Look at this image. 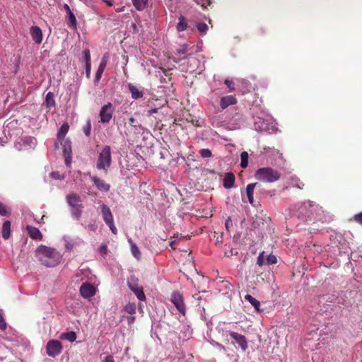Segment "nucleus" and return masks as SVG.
<instances>
[{"instance_id":"f257e3e1","label":"nucleus","mask_w":362,"mask_h":362,"mask_svg":"<svg viewBox=\"0 0 362 362\" xmlns=\"http://www.w3.org/2000/svg\"><path fill=\"white\" fill-rule=\"evenodd\" d=\"M35 256L40 263L47 267L57 266L61 262L62 257L56 249L42 245L37 248Z\"/></svg>"},{"instance_id":"f03ea898","label":"nucleus","mask_w":362,"mask_h":362,"mask_svg":"<svg viewBox=\"0 0 362 362\" xmlns=\"http://www.w3.org/2000/svg\"><path fill=\"white\" fill-rule=\"evenodd\" d=\"M66 199L68 205L71 208L73 217L77 221L80 220L83 209L80 196L76 193L71 192L66 195Z\"/></svg>"},{"instance_id":"7ed1b4c3","label":"nucleus","mask_w":362,"mask_h":362,"mask_svg":"<svg viewBox=\"0 0 362 362\" xmlns=\"http://www.w3.org/2000/svg\"><path fill=\"white\" fill-rule=\"evenodd\" d=\"M257 180L264 182H274L281 177V173L272 168H259L255 174Z\"/></svg>"},{"instance_id":"20e7f679","label":"nucleus","mask_w":362,"mask_h":362,"mask_svg":"<svg viewBox=\"0 0 362 362\" xmlns=\"http://www.w3.org/2000/svg\"><path fill=\"white\" fill-rule=\"evenodd\" d=\"M112 163L111 148L110 146H105L99 153L96 163L98 170H103L105 172L110 167Z\"/></svg>"},{"instance_id":"39448f33","label":"nucleus","mask_w":362,"mask_h":362,"mask_svg":"<svg viewBox=\"0 0 362 362\" xmlns=\"http://www.w3.org/2000/svg\"><path fill=\"white\" fill-rule=\"evenodd\" d=\"M315 210L314 206L310 201L305 202L298 206L296 215L305 221H311L313 220Z\"/></svg>"},{"instance_id":"423d86ee","label":"nucleus","mask_w":362,"mask_h":362,"mask_svg":"<svg viewBox=\"0 0 362 362\" xmlns=\"http://www.w3.org/2000/svg\"><path fill=\"white\" fill-rule=\"evenodd\" d=\"M101 214L105 223L109 226L112 233L116 235L117 229L114 223V218L111 210L108 206L105 204H101Z\"/></svg>"},{"instance_id":"0eeeda50","label":"nucleus","mask_w":362,"mask_h":362,"mask_svg":"<svg viewBox=\"0 0 362 362\" xmlns=\"http://www.w3.org/2000/svg\"><path fill=\"white\" fill-rule=\"evenodd\" d=\"M127 285L129 288L134 293L139 300H144L146 299L143 287L139 285V280L137 278L134 276H131L128 280Z\"/></svg>"},{"instance_id":"6e6552de","label":"nucleus","mask_w":362,"mask_h":362,"mask_svg":"<svg viewBox=\"0 0 362 362\" xmlns=\"http://www.w3.org/2000/svg\"><path fill=\"white\" fill-rule=\"evenodd\" d=\"M62 351V344L57 339L49 340L46 345V353L52 358H55Z\"/></svg>"},{"instance_id":"1a4fd4ad","label":"nucleus","mask_w":362,"mask_h":362,"mask_svg":"<svg viewBox=\"0 0 362 362\" xmlns=\"http://www.w3.org/2000/svg\"><path fill=\"white\" fill-rule=\"evenodd\" d=\"M114 107L111 103H107L102 106L99 116L101 123H108L112 118Z\"/></svg>"},{"instance_id":"9d476101","label":"nucleus","mask_w":362,"mask_h":362,"mask_svg":"<svg viewBox=\"0 0 362 362\" xmlns=\"http://www.w3.org/2000/svg\"><path fill=\"white\" fill-rule=\"evenodd\" d=\"M171 302L176 307L177 310L182 315L185 314V305L184 303L183 298L178 292H173L170 298Z\"/></svg>"},{"instance_id":"9b49d317","label":"nucleus","mask_w":362,"mask_h":362,"mask_svg":"<svg viewBox=\"0 0 362 362\" xmlns=\"http://www.w3.org/2000/svg\"><path fill=\"white\" fill-rule=\"evenodd\" d=\"M80 294L84 298H90L95 296V288L90 283L86 282L82 284L79 289Z\"/></svg>"},{"instance_id":"f8f14e48","label":"nucleus","mask_w":362,"mask_h":362,"mask_svg":"<svg viewBox=\"0 0 362 362\" xmlns=\"http://www.w3.org/2000/svg\"><path fill=\"white\" fill-rule=\"evenodd\" d=\"M229 335L240 346L243 351L247 349V341L245 336L235 332H229Z\"/></svg>"},{"instance_id":"ddd939ff","label":"nucleus","mask_w":362,"mask_h":362,"mask_svg":"<svg viewBox=\"0 0 362 362\" xmlns=\"http://www.w3.org/2000/svg\"><path fill=\"white\" fill-rule=\"evenodd\" d=\"M91 180L98 190L105 192L110 191V185L106 183L105 180L97 176L91 177Z\"/></svg>"},{"instance_id":"4468645a","label":"nucleus","mask_w":362,"mask_h":362,"mask_svg":"<svg viewBox=\"0 0 362 362\" xmlns=\"http://www.w3.org/2000/svg\"><path fill=\"white\" fill-rule=\"evenodd\" d=\"M30 33L32 37L33 40L36 44H40L42 41V32L40 27L38 26H32L30 28Z\"/></svg>"},{"instance_id":"2eb2a0df","label":"nucleus","mask_w":362,"mask_h":362,"mask_svg":"<svg viewBox=\"0 0 362 362\" xmlns=\"http://www.w3.org/2000/svg\"><path fill=\"white\" fill-rule=\"evenodd\" d=\"M26 230L29 236L32 239L36 240H42V234L37 228L28 225L26 226Z\"/></svg>"},{"instance_id":"dca6fc26","label":"nucleus","mask_w":362,"mask_h":362,"mask_svg":"<svg viewBox=\"0 0 362 362\" xmlns=\"http://www.w3.org/2000/svg\"><path fill=\"white\" fill-rule=\"evenodd\" d=\"M237 103V99L233 95H227L221 98L220 101V106L222 109H226L229 105H235Z\"/></svg>"},{"instance_id":"f3484780","label":"nucleus","mask_w":362,"mask_h":362,"mask_svg":"<svg viewBox=\"0 0 362 362\" xmlns=\"http://www.w3.org/2000/svg\"><path fill=\"white\" fill-rule=\"evenodd\" d=\"M235 177L233 173H226L223 181V186L226 189H230L233 187Z\"/></svg>"},{"instance_id":"a211bd4d","label":"nucleus","mask_w":362,"mask_h":362,"mask_svg":"<svg viewBox=\"0 0 362 362\" xmlns=\"http://www.w3.org/2000/svg\"><path fill=\"white\" fill-rule=\"evenodd\" d=\"M128 89L131 93L132 98L134 100L139 99L144 95V92L132 83L128 84Z\"/></svg>"},{"instance_id":"6ab92c4d","label":"nucleus","mask_w":362,"mask_h":362,"mask_svg":"<svg viewBox=\"0 0 362 362\" xmlns=\"http://www.w3.org/2000/svg\"><path fill=\"white\" fill-rule=\"evenodd\" d=\"M69 126L67 123L63 124L59 128L57 132V139L59 140L61 144H62V141H64V137L69 131Z\"/></svg>"},{"instance_id":"aec40b11","label":"nucleus","mask_w":362,"mask_h":362,"mask_svg":"<svg viewBox=\"0 0 362 362\" xmlns=\"http://www.w3.org/2000/svg\"><path fill=\"white\" fill-rule=\"evenodd\" d=\"M259 184L257 182L255 183H251L247 185L246 187V194L248 198V202L250 204H253L254 202V198H253V193L255 187L258 185Z\"/></svg>"},{"instance_id":"412c9836","label":"nucleus","mask_w":362,"mask_h":362,"mask_svg":"<svg viewBox=\"0 0 362 362\" xmlns=\"http://www.w3.org/2000/svg\"><path fill=\"white\" fill-rule=\"evenodd\" d=\"M2 238L4 240H7L11 236V222L9 221H5L2 226Z\"/></svg>"},{"instance_id":"4be33fe9","label":"nucleus","mask_w":362,"mask_h":362,"mask_svg":"<svg viewBox=\"0 0 362 362\" xmlns=\"http://www.w3.org/2000/svg\"><path fill=\"white\" fill-rule=\"evenodd\" d=\"M45 105L46 107L50 109L56 105L54 95L52 92H48L45 96Z\"/></svg>"},{"instance_id":"5701e85b","label":"nucleus","mask_w":362,"mask_h":362,"mask_svg":"<svg viewBox=\"0 0 362 362\" xmlns=\"http://www.w3.org/2000/svg\"><path fill=\"white\" fill-rule=\"evenodd\" d=\"M245 300L250 302L252 306L255 308V310L257 311H259L260 309V302L259 300H257V299H255L254 297H252L251 295L250 294H246L244 297Z\"/></svg>"},{"instance_id":"b1692460","label":"nucleus","mask_w":362,"mask_h":362,"mask_svg":"<svg viewBox=\"0 0 362 362\" xmlns=\"http://www.w3.org/2000/svg\"><path fill=\"white\" fill-rule=\"evenodd\" d=\"M61 339H66L70 342H74L76 339V334L74 331L64 332L60 335Z\"/></svg>"},{"instance_id":"393cba45","label":"nucleus","mask_w":362,"mask_h":362,"mask_svg":"<svg viewBox=\"0 0 362 362\" xmlns=\"http://www.w3.org/2000/svg\"><path fill=\"white\" fill-rule=\"evenodd\" d=\"M179 22L177 24V30L178 32L184 31L187 28V22L186 18L183 16H180L178 18Z\"/></svg>"},{"instance_id":"a878e982","label":"nucleus","mask_w":362,"mask_h":362,"mask_svg":"<svg viewBox=\"0 0 362 362\" xmlns=\"http://www.w3.org/2000/svg\"><path fill=\"white\" fill-rule=\"evenodd\" d=\"M134 6L138 11H143L147 6L148 0H132Z\"/></svg>"},{"instance_id":"bb28decb","label":"nucleus","mask_w":362,"mask_h":362,"mask_svg":"<svg viewBox=\"0 0 362 362\" xmlns=\"http://www.w3.org/2000/svg\"><path fill=\"white\" fill-rule=\"evenodd\" d=\"M129 243L131 245V252L133 256L136 259H139L141 257V252L136 245L131 240H129Z\"/></svg>"},{"instance_id":"cd10ccee","label":"nucleus","mask_w":362,"mask_h":362,"mask_svg":"<svg viewBox=\"0 0 362 362\" xmlns=\"http://www.w3.org/2000/svg\"><path fill=\"white\" fill-rule=\"evenodd\" d=\"M129 123L136 131L143 129L141 124L133 117L129 118Z\"/></svg>"},{"instance_id":"c85d7f7f","label":"nucleus","mask_w":362,"mask_h":362,"mask_svg":"<svg viewBox=\"0 0 362 362\" xmlns=\"http://www.w3.org/2000/svg\"><path fill=\"white\" fill-rule=\"evenodd\" d=\"M67 14H68V18H69V23H68L69 26L71 27V28H76L77 22H76V18L75 17V15L74 14V13L72 11H69V13H67Z\"/></svg>"},{"instance_id":"c756f323","label":"nucleus","mask_w":362,"mask_h":362,"mask_svg":"<svg viewBox=\"0 0 362 362\" xmlns=\"http://www.w3.org/2000/svg\"><path fill=\"white\" fill-rule=\"evenodd\" d=\"M240 166L243 168H245L248 165V153L246 151H243L240 154Z\"/></svg>"},{"instance_id":"7c9ffc66","label":"nucleus","mask_w":362,"mask_h":362,"mask_svg":"<svg viewBox=\"0 0 362 362\" xmlns=\"http://www.w3.org/2000/svg\"><path fill=\"white\" fill-rule=\"evenodd\" d=\"M91 130V122L90 119H88L86 121V125L83 127V132L86 136H89L90 135Z\"/></svg>"},{"instance_id":"2f4dec72","label":"nucleus","mask_w":362,"mask_h":362,"mask_svg":"<svg viewBox=\"0 0 362 362\" xmlns=\"http://www.w3.org/2000/svg\"><path fill=\"white\" fill-rule=\"evenodd\" d=\"M10 210L3 203L0 202V215L3 216H9Z\"/></svg>"},{"instance_id":"473e14b6","label":"nucleus","mask_w":362,"mask_h":362,"mask_svg":"<svg viewBox=\"0 0 362 362\" xmlns=\"http://www.w3.org/2000/svg\"><path fill=\"white\" fill-rule=\"evenodd\" d=\"M124 310L129 314L134 315L136 313V305L134 303H129L125 306Z\"/></svg>"},{"instance_id":"72a5a7b5","label":"nucleus","mask_w":362,"mask_h":362,"mask_svg":"<svg viewBox=\"0 0 362 362\" xmlns=\"http://www.w3.org/2000/svg\"><path fill=\"white\" fill-rule=\"evenodd\" d=\"M199 154L203 158H209L212 157V153L209 148H202L199 151Z\"/></svg>"},{"instance_id":"f704fd0d","label":"nucleus","mask_w":362,"mask_h":362,"mask_svg":"<svg viewBox=\"0 0 362 362\" xmlns=\"http://www.w3.org/2000/svg\"><path fill=\"white\" fill-rule=\"evenodd\" d=\"M197 28L201 34H205L209 29L208 25L205 23H197Z\"/></svg>"},{"instance_id":"c9c22d12","label":"nucleus","mask_w":362,"mask_h":362,"mask_svg":"<svg viewBox=\"0 0 362 362\" xmlns=\"http://www.w3.org/2000/svg\"><path fill=\"white\" fill-rule=\"evenodd\" d=\"M257 264L259 267H262L264 264H265L264 262V252H262L259 253L257 259Z\"/></svg>"},{"instance_id":"e433bc0d","label":"nucleus","mask_w":362,"mask_h":362,"mask_svg":"<svg viewBox=\"0 0 362 362\" xmlns=\"http://www.w3.org/2000/svg\"><path fill=\"white\" fill-rule=\"evenodd\" d=\"M196 3L204 8H206L208 6L211 5V0H196Z\"/></svg>"},{"instance_id":"4c0bfd02","label":"nucleus","mask_w":362,"mask_h":362,"mask_svg":"<svg viewBox=\"0 0 362 362\" xmlns=\"http://www.w3.org/2000/svg\"><path fill=\"white\" fill-rule=\"evenodd\" d=\"M277 262V259H276V256L273 255H269L267 256V262L266 264H274Z\"/></svg>"},{"instance_id":"58836bf2","label":"nucleus","mask_w":362,"mask_h":362,"mask_svg":"<svg viewBox=\"0 0 362 362\" xmlns=\"http://www.w3.org/2000/svg\"><path fill=\"white\" fill-rule=\"evenodd\" d=\"M64 156H71V148L69 143H68V145L64 146Z\"/></svg>"},{"instance_id":"ea45409f","label":"nucleus","mask_w":362,"mask_h":362,"mask_svg":"<svg viewBox=\"0 0 362 362\" xmlns=\"http://www.w3.org/2000/svg\"><path fill=\"white\" fill-rule=\"evenodd\" d=\"M83 53L84 55L86 64L90 63V53L89 49H84Z\"/></svg>"},{"instance_id":"a19ab883","label":"nucleus","mask_w":362,"mask_h":362,"mask_svg":"<svg viewBox=\"0 0 362 362\" xmlns=\"http://www.w3.org/2000/svg\"><path fill=\"white\" fill-rule=\"evenodd\" d=\"M187 51V45H183L179 49H177L176 53L181 55L185 54Z\"/></svg>"},{"instance_id":"79ce46f5","label":"nucleus","mask_w":362,"mask_h":362,"mask_svg":"<svg viewBox=\"0 0 362 362\" xmlns=\"http://www.w3.org/2000/svg\"><path fill=\"white\" fill-rule=\"evenodd\" d=\"M224 83L229 88L230 92H232L233 90H234V89H235L234 83L231 80H229L227 78L224 81Z\"/></svg>"},{"instance_id":"37998d69","label":"nucleus","mask_w":362,"mask_h":362,"mask_svg":"<svg viewBox=\"0 0 362 362\" xmlns=\"http://www.w3.org/2000/svg\"><path fill=\"white\" fill-rule=\"evenodd\" d=\"M50 176L54 180H63L64 175H61L58 172H52L50 173Z\"/></svg>"},{"instance_id":"c03bdc74","label":"nucleus","mask_w":362,"mask_h":362,"mask_svg":"<svg viewBox=\"0 0 362 362\" xmlns=\"http://www.w3.org/2000/svg\"><path fill=\"white\" fill-rule=\"evenodd\" d=\"M354 220L358 223L362 225V212L355 214L354 216Z\"/></svg>"},{"instance_id":"a18cd8bd","label":"nucleus","mask_w":362,"mask_h":362,"mask_svg":"<svg viewBox=\"0 0 362 362\" xmlns=\"http://www.w3.org/2000/svg\"><path fill=\"white\" fill-rule=\"evenodd\" d=\"M6 327V324L1 314L0 313V329L4 330Z\"/></svg>"},{"instance_id":"49530a36","label":"nucleus","mask_w":362,"mask_h":362,"mask_svg":"<svg viewBox=\"0 0 362 362\" xmlns=\"http://www.w3.org/2000/svg\"><path fill=\"white\" fill-rule=\"evenodd\" d=\"M103 71H101L100 70H97V72L95 74V83H98L101 77H102V75H103Z\"/></svg>"},{"instance_id":"de8ad7c7","label":"nucleus","mask_w":362,"mask_h":362,"mask_svg":"<svg viewBox=\"0 0 362 362\" xmlns=\"http://www.w3.org/2000/svg\"><path fill=\"white\" fill-rule=\"evenodd\" d=\"M99 252L105 255L107 252V247L106 245H102L99 247Z\"/></svg>"},{"instance_id":"09e8293b","label":"nucleus","mask_w":362,"mask_h":362,"mask_svg":"<svg viewBox=\"0 0 362 362\" xmlns=\"http://www.w3.org/2000/svg\"><path fill=\"white\" fill-rule=\"evenodd\" d=\"M90 70H91V64H86V72L88 77H89L90 74Z\"/></svg>"},{"instance_id":"8fccbe9b","label":"nucleus","mask_w":362,"mask_h":362,"mask_svg":"<svg viewBox=\"0 0 362 362\" xmlns=\"http://www.w3.org/2000/svg\"><path fill=\"white\" fill-rule=\"evenodd\" d=\"M64 161H65V164L67 166H69L71 163V156H64Z\"/></svg>"},{"instance_id":"3c124183","label":"nucleus","mask_w":362,"mask_h":362,"mask_svg":"<svg viewBox=\"0 0 362 362\" xmlns=\"http://www.w3.org/2000/svg\"><path fill=\"white\" fill-rule=\"evenodd\" d=\"M107 63V57L105 55H104L100 62V66L106 67Z\"/></svg>"},{"instance_id":"603ef678","label":"nucleus","mask_w":362,"mask_h":362,"mask_svg":"<svg viewBox=\"0 0 362 362\" xmlns=\"http://www.w3.org/2000/svg\"><path fill=\"white\" fill-rule=\"evenodd\" d=\"M87 228L88 230L93 232H95L97 230V226L95 224H89L88 225Z\"/></svg>"},{"instance_id":"864d4df0","label":"nucleus","mask_w":362,"mask_h":362,"mask_svg":"<svg viewBox=\"0 0 362 362\" xmlns=\"http://www.w3.org/2000/svg\"><path fill=\"white\" fill-rule=\"evenodd\" d=\"M103 362H115V360L112 356L109 355L105 357Z\"/></svg>"},{"instance_id":"5fc2aeb1","label":"nucleus","mask_w":362,"mask_h":362,"mask_svg":"<svg viewBox=\"0 0 362 362\" xmlns=\"http://www.w3.org/2000/svg\"><path fill=\"white\" fill-rule=\"evenodd\" d=\"M230 225L232 226V223H231L230 219L228 218V220H226V223H225V226H226V228L227 230H228Z\"/></svg>"},{"instance_id":"6e6d98bb","label":"nucleus","mask_w":362,"mask_h":362,"mask_svg":"<svg viewBox=\"0 0 362 362\" xmlns=\"http://www.w3.org/2000/svg\"><path fill=\"white\" fill-rule=\"evenodd\" d=\"M158 112V109L157 108H153V109H151L148 111V115H153V113H156Z\"/></svg>"},{"instance_id":"4d7b16f0","label":"nucleus","mask_w":362,"mask_h":362,"mask_svg":"<svg viewBox=\"0 0 362 362\" xmlns=\"http://www.w3.org/2000/svg\"><path fill=\"white\" fill-rule=\"evenodd\" d=\"M171 70L170 69H168V70H166V69H164L163 70V73L165 76H170L171 75V73H170Z\"/></svg>"},{"instance_id":"13d9d810","label":"nucleus","mask_w":362,"mask_h":362,"mask_svg":"<svg viewBox=\"0 0 362 362\" xmlns=\"http://www.w3.org/2000/svg\"><path fill=\"white\" fill-rule=\"evenodd\" d=\"M105 2L108 6H112L113 5V2L111 0H103Z\"/></svg>"},{"instance_id":"bf43d9fd","label":"nucleus","mask_w":362,"mask_h":362,"mask_svg":"<svg viewBox=\"0 0 362 362\" xmlns=\"http://www.w3.org/2000/svg\"><path fill=\"white\" fill-rule=\"evenodd\" d=\"M64 8L66 11L67 13H69V11H71L70 9V7L67 4H64Z\"/></svg>"},{"instance_id":"052dcab7","label":"nucleus","mask_w":362,"mask_h":362,"mask_svg":"<svg viewBox=\"0 0 362 362\" xmlns=\"http://www.w3.org/2000/svg\"><path fill=\"white\" fill-rule=\"evenodd\" d=\"M134 320H135V317H134V316H131V317L129 318V323H132V322H133Z\"/></svg>"},{"instance_id":"680f3d73","label":"nucleus","mask_w":362,"mask_h":362,"mask_svg":"<svg viewBox=\"0 0 362 362\" xmlns=\"http://www.w3.org/2000/svg\"><path fill=\"white\" fill-rule=\"evenodd\" d=\"M105 67H104V66H100V65H99V67H98V70H100L101 71H103H103H104V70H105Z\"/></svg>"},{"instance_id":"e2e57ef3","label":"nucleus","mask_w":362,"mask_h":362,"mask_svg":"<svg viewBox=\"0 0 362 362\" xmlns=\"http://www.w3.org/2000/svg\"><path fill=\"white\" fill-rule=\"evenodd\" d=\"M175 243V240H174V241H171V242L170 243V246L172 248H173V245H174Z\"/></svg>"}]
</instances>
